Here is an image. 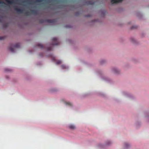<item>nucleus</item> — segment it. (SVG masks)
Listing matches in <instances>:
<instances>
[{
	"instance_id": "f257e3e1",
	"label": "nucleus",
	"mask_w": 149,
	"mask_h": 149,
	"mask_svg": "<svg viewBox=\"0 0 149 149\" xmlns=\"http://www.w3.org/2000/svg\"><path fill=\"white\" fill-rule=\"evenodd\" d=\"M50 57L51 58L52 61H56V64H59L61 63L62 61H61L60 60H58L56 61L55 57L54 56H53L52 55H51Z\"/></svg>"
},
{
	"instance_id": "f03ea898",
	"label": "nucleus",
	"mask_w": 149,
	"mask_h": 149,
	"mask_svg": "<svg viewBox=\"0 0 149 149\" xmlns=\"http://www.w3.org/2000/svg\"><path fill=\"white\" fill-rule=\"evenodd\" d=\"M52 40L53 43L52 45H57L59 43L57 41V38H54L52 39Z\"/></svg>"
},
{
	"instance_id": "7ed1b4c3",
	"label": "nucleus",
	"mask_w": 149,
	"mask_h": 149,
	"mask_svg": "<svg viewBox=\"0 0 149 149\" xmlns=\"http://www.w3.org/2000/svg\"><path fill=\"white\" fill-rule=\"evenodd\" d=\"M111 2L112 4L118 3L121 2L123 0H111Z\"/></svg>"
},
{
	"instance_id": "20e7f679",
	"label": "nucleus",
	"mask_w": 149,
	"mask_h": 149,
	"mask_svg": "<svg viewBox=\"0 0 149 149\" xmlns=\"http://www.w3.org/2000/svg\"><path fill=\"white\" fill-rule=\"evenodd\" d=\"M14 10L20 13H22L23 11V10L16 7L14 8Z\"/></svg>"
},
{
	"instance_id": "39448f33",
	"label": "nucleus",
	"mask_w": 149,
	"mask_h": 149,
	"mask_svg": "<svg viewBox=\"0 0 149 149\" xmlns=\"http://www.w3.org/2000/svg\"><path fill=\"white\" fill-rule=\"evenodd\" d=\"M46 21L47 22L49 23H55L56 21V20L55 19H48L46 20Z\"/></svg>"
},
{
	"instance_id": "423d86ee",
	"label": "nucleus",
	"mask_w": 149,
	"mask_h": 149,
	"mask_svg": "<svg viewBox=\"0 0 149 149\" xmlns=\"http://www.w3.org/2000/svg\"><path fill=\"white\" fill-rule=\"evenodd\" d=\"M6 1L9 4H12L14 3V1L13 0L10 1L8 0H6Z\"/></svg>"
},
{
	"instance_id": "0eeeda50",
	"label": "nucleus",
	"mask_w": 149,
	"mask_h": 149,
	"mask_svg": "<svg viewBox=\"0 0 149 149\" xmlns=\"http://www.w3.org/2000/svg\"><path fill=\"white\" fill-rule=\"evenodd\" d=\"M69 128L71 129H74L75 128V126L72 125H70L69 126Z\"/></svg>"
},
{
	"instance_id": "6e6552de",
	"label": "nucleus",
	"mask_w": 149,
	"mask_h": 149,
	"mask_svg": "<svg viewBox=\"0 0 149 149\" xmlns=\"http://www.w3.org/2000/svg\"><path fill=\"white\" fill-rule=\"evenodd\" d=\"M31 12L32 13L34 14H37V11L35 10H31Z\"/></svg>"
},
{
	"instance_id": "1a4fd4ad",
	"label": "nucleus",
	"mask_w": 149,
	"mask_h": 149,
	"mask_svg": "<svg viewBox=\"0 0 149 149\" xmlns=\"http://www.w3.org/2000/svg\"><path fill=\"white\" fill-rule=\"evenodd\" d=\"M66 104L67 105H68L70 106H72V103L70 102H68L66 103Z\"/></svg>"
},
{
	"instance_id": "9d476101",
	"label": "nucleus",
	"mask_w": 149,
	"mask_h": 149,
	"mask_svg": "<svg viewBox=\"0 0 149 149\" xmlns=\"http://www.w3.org/2000/svg\"><path fill=\"white\" fill-rule=\"evenodd\" d=\"M20 47V44L19 43H17L15 44L14 45V47L16 48H18Z\"/></svg>"
},
{
	"instance_id": "9b49d317",
	"label": "nucleus",
	"mask_w": 149,
	"mask_h": 149,
	"mask_svg": "<svg viewBox=\"0 0 149 149\" xmlns=\"http://www.w3.org/2000/svg\"><path fill=\"white\" fill-rule=\"evenodd\" d=\"M9 49L12 52H14V49L12 48L11 46H10L9 47Z\"/></svg>"
},
{
	"instance_id": "f8f14e48",
	"label": "nucleus",
	"mask_w": 149,
	"mask_h": 149,
	"mask_svg": "<svg viewBox=\"0 0 149 149\" xmlns=\"http://www.w3.org/2000/svg\"><path fill=\"white\" fill-rule=\"evenodd\" d=\"M130 146V145L128 143H125V146L126 148H128L129 147V146Z\"/></svg>"
},
{
	"instance_id": "ddd939ff",
	"label": "nucleus",
	"mask_w": 149,
	"mask_h": 149,
	"mask_svg": "<svg viewBox=\"0 0 149 149\" xmlns=\"http://www.w3.org/2000/svg\"><path fill=\"white\" fill-rule=\"evenodd\" d=\"M38 46L40 47L41 48H43V45L41 44H38Z\"/></svg>"
},
{
	"instance_id": "4468645a",
	"label": "nucleus",
	"mask_w": 149,
	"mask_h": 149,
	"mask_svg": "<svg viewBox=\"0 0 149 149\" xmlns=\"http://www.w3.org/2000/svg\"><path fill=\"white\" fill-rule=\"evenodd\" d=\"M45 22V21H44V20L42 19H40L39 21V22L40 23H43L44 22Z\"/></svg>"
},
{
	"instance_id": "2eb2a0df",
	"label": "nucleus",
	"mask_w": 149,
	"mask_h": 149,
	"mask_svg": "<svg viewBox=\"0 0 149 149\" xmlns=\"http://www.w3.org/2000/svg\"><path fill=\"white\" fill-rule=\"evenodd\" d=\"M61 67L63 69L66 68V67L65 66V65H62L61 66Z\"/></svg>"
},
{
	"instance_id": "dca6fc26",
	"label": "nucleus",
	"mask_w": 149,
	"mask_h": 149,
	"mask_svg": "<svg viewBox=\"0 0 149 149\" xmlns=\"http://www.w3.org/2000/svg\"><path fill=\"white\" fill-rule=\"evenodd\" d=\"M110 143H111V142L109 141H108L107 142L106 144H107V145H109V144H110Z\"/></svg>"
},
{
	"instance_id": "f3484780",
	"label": "nucleus",
	"mask_w": 149,
	"mask_h": 149,
	"mask_svg": "<svg viewBox=\"0 0 149 149\" xmlns=\"http://www.w3.org/2000/svg\"><path fill=\"white\" fill-rule=\"evenodd\" d=\"M4 37L0 36V40H2L4 39Z\"/></svg>"
},
{
	"instance_id": "a211bd4d",
	"label": "nucleus",
	"mask_w": 149,
	"mask_h": 149,
	"mask_svg": "<svg viewBox=\"0 0 149 149\" xmlns=\"http://www.w3.org/2000/svg\"><path fill=\"white\" fill-rule=\"evenodd\" d=\"M48 50H52V47H49L47 49Z\"/></svg>"
},
{
	"instance_id": "6ab92c4d",
	"label": "nucleus",
	"mask_w": 149,
	"mask_h": 149,
	"mask_svg": "<svg viewBox=\"0 0 149 149\" xmlns=\"http://www.w3.org/2000/svg\"><path fill=\"white\" fill-rule=\"evenodd\" d=\"M0 4H5V3L3 1H0Z\"/></svg>"
},
{
	"instance_id": "aec40b11",
	"label": "nucleus",
	"mask_w": 149,
	"mask_h": 149,
	"mask_svg": "<svg viewBox=\"0 0 149 149\" xmlns=\"http://www.w3.org/2000/svg\"><path fill=\"white\" fill-rule=\"evenodd\" d=\"M5 70L6 71H10V70L9 69H5Z\"/></svg>"
},
{
	"instance_id": "412c9836",
	"label": "nucleus",
	"mask_w": 149,
	"mask_h": 149,
	"mask_svg": "<svg viewBox=\"0 0 149 149\" xmlns=\"http://www.w3.org/2000/svg\"><path fill=\"white\" fill-rule=\"evenodd\" d=\"M42 0H37V1L38 2H40Z\"/></svg>"
},
{
	"instance_id": "4be33fe9",
	"label": "nucleus",
	"mask_w": 149,
	"mask_h": 149,
	"mask_svg": "<svg viewBox=\"0 0 149 149\" xmlns=\"http://www.w3.org/2000/svg\"><path fill=\"white\" fill-rule=\"evenodd\" d=\"M29 12H26L25 13V14L26 15H27V14L29 13Z\"/></svg>"
},
{
	"instance_id": "5701e85b",
	"label": "nucleus",
	"mask_w": 149,
	"mask_h": 149,
	"mask_svg": "<svg viewBox=\"0 0 149 149\" xmlns=\"http://www.w3.org/2000/svg\"><path fill=\"white\" fill-rule=\"evenodd\" d=\"M115 72L116 73H118V72H117V71H115Z\"/></svg>"
},
{
	"instance_id": "b1692460",
	"label": "nucleus",
	"mask_w": 149,
	"mask_h": 149,
	"mask_svg": "<svg viewBox=\"0 0 149 149\" xmlns=\"http://www.w3.org/2000/svg\"><path fill=\"white\" fill-rule=\"evenodd\" d=\"M133 27H134V26H132V28H133Z\"/></svg>"
},
{
	"instance_id": "393cba45",
	"label": "nucleus",
	"mask_w": 149,
	"mask_h": 149,
	"mask_svg": "<svg viewBox=\"0 0 149 149\" xmlns=\"http://www.w3.org/2000/svg\"><path fill=\"white\" fill-rule=\"evenodd\" d=\"M101 64H102V62H101Z\"/></svg>"
}]
</instances>
